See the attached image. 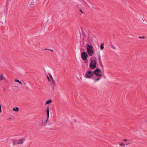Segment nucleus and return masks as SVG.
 <instances>
[{
	"mask_svg": "<svg viewBox=\"0 0 147 147\" xmlns=\"http://www.w3.org/2000/svg\"><path fill=\"white\" fill-rule=\"evenodd\" d=\"M24 141V139L23 138L17 140H14L13 141V145H22L23 144Z\"/></svg>",
	"mask_w": 147,
	"mask_h": 147,
	"instance_id": "obj_3",
	"label": "nucleus"
},
{
	"mask_svg": "<svg viewBox=\"0 0 147 147\" xmlns=\"http://www.w3.org/2000/svg\"><path fill=\"white\" fill-rule=\"evenodd\" d=\"M96 62L95 60H92L90 63L89 67L92 69H95L96 67Z\"/></svg>",
	"mask_w": 147,
	"mask_h": 147,
	"instance_id": "obj_5",
	"label": "nucleus"
},
{
	"mask_svg": "<svg viewBox=\"0 0 147 147\" xmlns=\"http://www.w3.org/2000/svg\"><path fill=\"white\" fill-rule=\"evenodd\" d=\"M47 79L49 81L50 80V79H49V77L48 76H47Z\"/></svg>",
	"mask_w": 147,
	"mask_h": 147,
	"instance_id": "obj_24",
	"label": "nucleus"
},
{
	"mask_svg": "<svg viewBox=\"0 0 147 147\" xmlns=\"http://www.w3.org/2000/svg\"><path fill=\"white\" fill-rule=\"evenodd\" d=\"M48 118H47L46 119H43L42 120L40 125L42 126L45 125L47 123V122L48 120Z\"/></svg>",
	"mask_w": 147,
	"mask_h": 147,
	"instance_id": "obj_7",
	"label": "nucleus"
},
{
	"mask_svg": "<svg viewBox=\"0 0 147 147\" xmlns=\"http://www.w3.org/2000/svg\"><path fill=\"white\" fill-rule=\"evenodd\" d=\"M80 11L82 13H83V12L82 11L81 9H80Z\"/></svg>",
	"mask_w": 147,
	"mask_h": 147,
	"instance_id": "obj_23",
	"label": "nucleus"
},
{
	"mask_svg": "<svg viewBox=\"0 0 147 147\" xmlns=\"http://www.w3.org/2000/svg\"><path fill=\"white\" fill-rule=\"evenodd\" d=\"M123 140V141H128V140L126 138H125V139Z\"/></svg>",
	"mask_w": 147,
	"mask_h": 147,
	"instance_id": "obj_21",
	"label": "nucleus"
},
{
	"mask_svg": "<svg viewBox=\"0 0 147 147\" xmlns=\"http://www.w3.org/2000/svg\"><path fill=\"white\" fill-rule=\"evenodd\" d=\"M99 62L101 64V61H100V58H99Z\"/></svg>",
	"mask_w": 147,
	"mask_h": 147,
	"instance_id": "obj_22",
	"label": "nucleus"
},
{
	"mask_svg": "<svg viewBox=\"0 0 147 147\" xmlns=\"http://www.w3.org/2000/svg\"><path fill=\"white\" fill-rule=\"evenodd\" d=\"M45 50H49V51H53V50H52V49H45Z\"/></svg>",
	"mask_w": 147,
	"mask_h": 147,
	"instance_id": "obj_20",
	"label": "nucleus"
},
{
	"mask_svg": "<svg viewBox=\"0 0 147 147\" xmlns=\"http://www.w3.org/2000/svg\"><path fill=\"white\" fill-rule=\"evenodd\" d=\"M94 74H95L96 76L98 77H101L102 76V72L98 69H96L94 71Z\"/></svg>",
	"mask_w": 147,
	"mask_h": 147,
	"instance_id": "obj_4",
	"label": "nucleus"
},
{
	"mask_svg": "<svg viewBox=\"0 0 147 147\" xmlns=\"http://www.w3.org/2000/svg\"><path fill=\"white\" fill-rule=\"evenodd\" d=\"M46 113L47 114V118H48L49 117V111L48 107H47V108Z\"/></svg>",
	"mask_w": 147,
	"mask_h": 147,
	"instance_id": "obj_11",
	"label": "nucleus"
},
{
	"mask_svg": "<svg viewBox=\"0 0 147 147\" xmlns=\"http://www.w3.org/2000/svg\"><path fill=\"white\" fill-rule=\"evenodd\" d=\"M94 80L95 82H97L98 81H99L100 79V78L98 77L97 78H96L95 77H94Z\"/></svg>",
	"mask_w": 147,
	"mask_h": 147,
	"instance_id": "obj_13",
	"label": "nucleus"
},
{
	"mask_svg": "<svg viewBox=\"0 0 147 147\" xmlns=\"http://www.w3.org/2000/svg\"><path fill=\"white\" fill-rule=\"evenodd\" d=\"M93 75V71L89 70L86 71L84 76V77L86 78L90 79L91 78Z\"/></svg>",
	"mask_w": 147,
	"mask_h": 147,
	"instance_id": "obj_2",
	"label": "nucleus"
},
{
	"mask_svg": "<svg viewBox=\"0 0 147 147\" xmlns=\"http://www.w3.org/2000/svg\"><path fill=\"white\" fill-rule=\"evenodd\" d=\"M111 47L114 50H116V47H115V46L113 45H112L111 46Z\"/></svg>",
	"mask_w": 147,
	"mask_h": 147,
	"instance_id": "obj_18",
	"label": "nucleus"
},
{
	"mask_svg": "<svg viewBox=\"0 0 147 147\" xmlns=\"http://www.w3.org/2000/svg\"><path fill=\"white\" fill-rule=\"evenodd\" d=\"M104 44L102 43L100 46V49L101 50H102L104 49Z\"/></svg>",
	"mask_w": 147,
	"mask_h": 147,
	"instance_id": "obj_15",
	"label": "nucleus"
},
{
	"mask_svg": "<svg viewBox=\"0 0 147 147\" xmlns=\"http://www.w3.org/2000/svg\"><path fill=\"white\" fill-rule=\"evenodd\" d=\"M88 40L89 42L90 41H92L93 40V36L91 34H88Z\"/></svg>",
	"mask_w": 147,
	"mask_h": 147,
	"instance_id": "obj_8",
	"label": "nucleus"
},
{
	"mask_svg": "<svg viewBox=\"0 0 147 147\" xmlns=\"http://www.w3.org/2000/svg\"><path fill=\"white\" fill-rule=\"evenodd\" d=\"M139 38H141V39H143V38H145V37L144 36H139Z\"/></svg>",
	"mask_w": 147,
	"mask_h": 147,
	"instance_id": "obj_19",
	"label": "nucleus"
},
{
	"mask_svg": "<svg viewBox=\"0 0 147 147\" xmlns=\"http://www.w3.org/2000/svg\"><path fill=\"white\" fill-rule=\"evenodd\" d=\"M4 79L3 76L1 74H0V80H2Z\"/></svg>",
	"mask_w": 147,
	"mask_h": 147,
	"instance_id": "obj_16",
	"label": "nucleus"
},
{
	"mask_svg": "<svg viewBox=\"0 0 147 147\" xmlns=\"http://www.w3.org/2000/svg\"><path fill=\"white\" fill-rule=\"evenodd\" d=\"M86 51L89 56H91L93 55L94 53V48L93 46L91 45H89L87 44L86 45Z\"/></svg>",
	"mask_w": 147,
	"mask_h": 147,
	"instance_id": "obj_1",
	"label": "nucleus"
},
{
	"mask_svg": "<svg viewBox=\"0 0 147 147\" xmlns=\"http://www.w3.org/2000/svg\"><path fill=\"white\" fill-rule=\"evenodd\" d=\"M52 100L51 99L47 101L45 103V105H47L49 104H51L52 102Z\"/></svg>",
	"mask_w": 147,
	"mask_h": 147,
	"instance_id": "obj_10",
	"label": "nucleus"
},
{
	"mask_svg": "<svg viewBox=\"0 0 147 147\" xmlns=\"http://www.w3.org/2000/svg\"><path fill=\"white\" fill-rule=\"evenodd\" d=\"M15 81L16 82H18L20 84H22V82H21L19 80H15Z\"/></svg>",
	"mask_w": 147,
	"mask_h": 147,
	"instance_id": "obj_17",
	"label": "nucleus"
},
{
	"mask_svg": "<svg viewBox=\"0 0 147 147\" xmlns=\"http://www.w3.org/2000/svg\"><path fill=\"white\" fill-rule=\"evenodd\" d=\"M129 143H126L125 144H124L123 143H119V145L121 146H125V145H128L130 144H131V142L129 141Z\"/></svg>",
	"mask_w": 147,
	"mask_h": 147,
	"instance_id": "obj_9",
	"label": "nucleus"
},
{
	"mask_svg": "<svg viewBox=\"0 0 147 147\" xmlns=\"http://www.w3.org/2000/svg\"><path fill=\"white\" fill-rule=\"evenodd\" d=\"M51 81H52V83L53 84V85L55 86V82L53 80V79L52 77L51 76Z\"/></svg>",
	"mask_w": 147,
	"mask_h": 147,
	"instance_id": "obj_12",
	"label": "nucleus"
},
{
	"mask_svg": "<svg viewBox=\"0 0 147 147\" xmlns=\"http://www.w3.org/2000/svg\"><path fill=\"white\" fill-rule=\"evenodd\" d=\"M13 110L14 111L17 112L19 111V108L18 107L16 108H14L13 109Z\"/></svg>",
	"mask_w": 147,
	"mask_h": 147,
	"instance_id": "obj_14",
	"label": "nucleus"
},
{
	"mask_svg": "<svg viewBox=\"0 0 147 147\" xmlns=\"http://www.w3.org/2000/svg\"><path fill=\"white\" fill-rule=\"evenodd\" d=\"M88 54L85 51H84L81 53V58L84 60H85L88 57Z\"/></svg>",
	"mask_w": 147,
	"mask_h": 147,
	"instance_id": "obj_6",
	"label": "nucleus"
}]
</instances>
